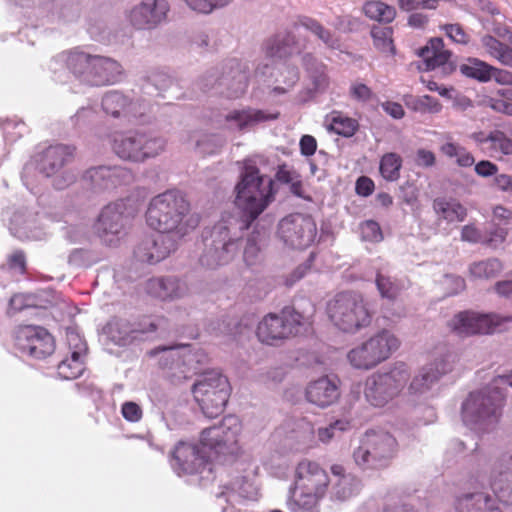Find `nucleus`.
<instances>
[{
	"mask_svg": "<svg viewBox=\"0 0 512 512\" xmlns=\"http://www.w3.org/2000/svg\"><path fill=\"white\" fill-rule=\"evenodd\" d=\"M147 224L179 243L193 231L199 219L190 213V205L177 191L169 190L153 197L146 211Z\"/></svg>",
	"mask_w": 512,
	"mask_h": 512,
	"instance_id": "1",
	"label": "nucleus"
},
{
	"mask_svg": "<svg viewBox=\"0 0 512 512\" xmlns=\"http://www.w3.org/2000/svg\"><path fill=\"white\" fill-rule=\"evenodd\" d=\"M64 67L80 82L95 87L114 85L124 77V68L118 60L82 51L63 52L50 62L54 73Z\"/></svg>",
	"mask_w": 512,
	"mask_h": 512,
	"instance_id": "2",
	"label": "nucleus"
},
{
	"mask_svg": "<svg viewBox=\"0 0 512 512\" xmlns=\"http://www.w3.org/2000/svg\"><path fill=\"white\" fill-rule=\"evenodd\" d=\"M263 157L246 159L235 186V205L241 211L244 227L248 228L274 199L273 181L260 171Z\"/></svg>",
	"mask_w": 512,
	"mask_h": 512,
	"instance_id": "3",
	"label": "nucleus"
},
{
	"mask_svg": "<svg viewBox=\"0 0 512 512\" xmlns=\"http://www.w3.org/2000/svg\"><path fill=\"white\" fill-rule=\"evenodd\" d=\"M330 480L327 472L316 462L303 460L295 471L287 506L291 512H317L320 499L326 494Z\"/></svg>",
	"mask_w": 512,
	"mask_h": 512,
	"instance_id": "4",
	"label": "nucleus"
},
{
	"mask_svg": "<svg viewBox=\"0 0 512 512\" xmlns=\"http://www.w3.org/2000/svg\"><path fill=\"white\" fill-rule=\"evenodd\" d=\"M150 355L158 356L159 366L174 384L191 378L209 361L203 349L186 344L160 346L150 351Z\"/></svg>",
	"mask_w": 512,
	"mask_h": 512,
	"instance_id": "5",
	"label": "nucleus"
},
{
	"mask_svg": "<svg viewBox=\"0 0 512 512\" xmlns=\"http://www.w3.org/2000/svg\"><path fill=\"white\" fill-rule=\"evenodd\" d=\"M505 395L491 385L469 394L462 404L464 424L477 432H488L498 423Z\"/></svg>",
	"mask_w": 512,
	"mask_h": 512,
	"instance_id": "6",
	"label": "nucleus"
},
{
	"mask_svg": "<svg viewBox=\"0 0 512 512\" xmlns=\"http://www.w3.org/2000/svg\"><path fill=\"white\" fill-rule=\"evenodd\" d=\"M326 311L333 325L346 333H356L372 321L368 304L357 292L338 293L328 301Z\"/></svg>",
	"mask_w": 512,
	"mask_h": 512,
	"instance_id": "7",
	"label": "nucleus"
},
{
	"mask_svg": "<svg viewBox=\"0 0 512 512\" xmlns=\"http://www.w3.org/2000/svg\"><path fill=\"white\" fill-rule=\"evenodd\" d=\"M167 141L152 132H116L111 137L113 152L122 160L143 163L165 151Z\"/></svg>",
	"mask_w": 512,
	"mask_h": 512,
	"instance_id": "8",
	"label": "nucleus"
},
{
	"mask_svg": "<svg viewBox=\"0 0 512 512\" xmlns=\"http://www.w3.org/2000/svg\"><path fill=\"white\" fill-rule=\"evenodd\" d=\"M396 439L382 430H369L353 451L355 464L363 471L387 468L396 454Z\"/></svg>",
	"mask_w": 512,
	"mask_h": 512,
	"instance_id": "9",
	"label": "nucleus"
},
{
	"mask_svg": "<svg viewBox=\"0 0 512 512\" xmlns=\"http://www.w3.org/2000/svg\"><path fill=\"white\" fill-rule=\"evenodd\" d=\"M238 227L227 221L217 223L205 240V248L199 258L202 266L215 269L231 262L239 252Z\"/></svg>",
	"mask_w": 512,
	"mask_h": 512,
	"instance_id": "10",
	"label": "nucleus"
},
{
	"mask_svg": "<svg viewBox=\"0 0 512 512\" xmlns=\"http://www.w3.org/2000/svg\"><path fill=\"white\" fill-rule=\"evenodd\" d=\"M409 379L408 366L396 363L388 371L373 373L366 379L365 398L374 407H384L401 393Z\"/></svg>",
	"mask_w": 512,
	"mask_h": 512,
	"instance_id": "11",
	"label": "nucleus"
},
{
	"mask_svg": "<svg viewBox=\"0 0 512 512\" xmlns=\"http://www.w3.org/2000/svg\"><path fill=\"white\" fill-rule=\"evenodd\" d=\"M192 393L203 414L213 418L222 413L230 395L227 378L217 371L200 375L192 386Z\"/></svg>",
	"mask_w": 512,
	"mask_h": 512,
	"instance_id": "12",
	"label": "nucleus"
},
{
	"mask_svg": "<svg viewBox=\"0 0 512 512\" xmlns=\"http://www.w3.org/2000/svg\"><path fill=\"white\" fill-rule=\"evenodd\" d=\"M241 422L236 416H226L217 425L206 428L201 433V445L206 448L212 460H226L239 453L238 437Z\"/></svg>",
	"mask_w": 512,
	"mask_h": 512,
	"instance_id": "13",
	"label": "nucleus"
},
{
	"mask_svg": "<svg viewBox=\"0 0 512 512\" xmlns=\"http://www.w3.org/2000/svg\"><path fill=\"white\" fill-rule=\"evenodd\" d=\"M456 354L446 346L437 348L429 363L424 365L413 377L408 387L411 395L422 396L438 383L442 376L452 371Z\"/></svg>",
	"mask_w": 512,
	"mask_h": 512,
	"instance_id": "14",
	"label": "nucleus"
},
{
	"mask_svg": "<svg viewBox=\"0 0 512 512\" xmlns=\"http://www.w3.org/2000/svg\"><path fill=\"white\" fill-rule=\"evenodd\" d=\"M303 325L304 316L292 307H285L280 314L270 313L259 322L257 336L261 342L273 345L296 335Z\"/></svg>",
	"mask_w": 512,
	"mask_h": 512,
	"instance_id": "15",
	"label": "nucleus"
},
{
	"mask_svg": "<svg viewBox=\"0 0 512 512\" xmlns=\"http://www.w3.org/2000/svg\"><path fill=\"white\" fill-rule=\"evenodd\" d=\"M277 236L287 248L305 249L314 243L317 226L311 216L294 213L280 220Z\"/></svg>",
	"mask_w": 512,
	"mask_h": 512,
	"instance_id": "16",
	"label": "nucleus"
},
{
	"mask_svg": "<svg viewBox=\"0 0 512 512\" xmlns=\"http://www.w3.org/2000/svg\"><path fill=\"white\" fill-rule=\"evenodd\" d=\"M74 148L67 145L57 144L49 146L41 155L38 168L47 177L55 176L53 185L56 189L62 190L77 179V174L72 170L62 168L71 161Z\"/></svg>",
	"mask_w": 512,
	"mask_h": 512,
	"instance_id": "17",
	"label": "nucleus"
},
{
	"mask_svg": "<svg viewBox=\"0 0 512 512\" xmlns=\"http://www.w3.org/2000/svg\"><path fill=\"white\" fill-rule=\"evenodd\" d=\"M101 107L106 115L130 123L149 113L152 104L150 100L132 99L118 90H111L103 95Z\"/></svg>",
	"mask_w": 512,
	"mask_h": 512,
	"instance_id": "18",
	"label": "nucleus"
},
{
	"mask_svg": "<svg viewBox=\"0 0 512 512\" xmlns=\"http://www.w3.org/2000/svg\"><path fill=\"white\" fill-rule=\"evenodd\" d=\"M512 323V316L495 313L481 314L473 311L460 312L449 325L459 335L491 334L500 331L505 324Z\"/></svg>",
	"mask_w": 512,
	"mask_h": 512,
	"instance_id": "19",
	"label": "nucleus"
},
{
	"mask_svg": "<svg viewBox=\"0 0 512 512\" xmlns=\"http://www.w3.org/2000/svg\"><path fill=\"white\" fill-rule=\"evenodd\" d=\"M163 322V319L145 318L131 323L126 319L113 318L108 322L106 332L115 344L125 346L156 332Z\"/></svg>",
	"mask_w": 512,
	"mask_h": 512,
	"instance_id": "20",
	"label": "nucleus"
},
{
	"mask_svg": "<svg viewBox=\"0 0 512 512\" xmlns=\"http://www.w3.org/2000/svg\"><path fill=\"white\" fill-rule=\"evenodd\" d=\"M132 172L120 165H100L87 169L82 181L95 193L108 192L132 181Z\"/></svg>",
	"mask_w": 512,
	"mask_h": 512,
	"instance_id": "21",
	"label": "nucleus"
},
{
	"mask_svg": "<svg viewBox=\"0 0 512 512\" xmlns=\"http://www.w3.org/2000/svg\"><path fill=\"white\" fill-rule=\"evenodd\" d=\"M15 346L22 354L35 359H43L55 349L52 335L42 327L31 325L16 330Z\"/></svg>",
	"mask_w": 512,
	"mask_h": 512,
	"instance_id": "22",
	"label": "nucleus"
},
{
	"mask_svg": "<svg viewBox=\"0 0 512 512\" xmlns=\"http://www.w3.org/2000/svg\"><path fill=\"white\" fill-rule=\"evenodd\" d=\"M210 460L211 455L201 444L181 441L172 452L171 465L178 475L194 474L201 472Z\"/></svg>",
	"mask_w": 512,
	"mask_h": 512,
	"instance_id": "23",
	"label": "nucleus"
},
{
	"mask_svg": "<svg viewBox=\"0 0 512 512\" xmlns=\"http://www.w3.org/2000/svg\"><path fill=\"white\" fill-rule=\"evenodd\" d=\"M170 5L167 0H142L128 13L130 24L141 30H151L167 19Z\"/></svg>",
	"mask_w": 512,
	"mask_h": 512,
	"instance_id": "24",
	"label": "nucleus"
},
{
	"mask_svg": "<svg viewBox=\"0 0 512 512\" xmlns=\"http://www.w3.org/2000/svg\"><path fill=\"white\" fill-rule=\"evenodd\" d=\"M125 210L126 205L123 201L110 203L101 210L96 230L105 243L113 245L122 233L127 223Z\"/></svg>",
	"mask_w": 512,
	"mask_h": 512,
	"instance_id": "25",
	"label": "nucleus"
},
{
	"mask_svg": "<svg viewBox=\"0 0 512 512\" xmlns=\"http://www.w3.org/2000/svg\"><path fill=\"white\" fill-rule=\"evenodd\" d=\"M489 480L497 498L505 504H512V451L503 452L496 457Z\"/></svg>",
	"mask_w": 512,
	"mask_h": 512,
	"instance_id": "26",
	"label": "nucleus"
},
{
	"mask_svg": "<svg viewBox=\"0 0 512 512\" xmlns=\"http://www.w3.org/2000/svg\"><path fill=\"white\" fill-rule=\"evenodd\" d=\"M66 340L70 356L57 365V373L61 379L72 380L79 377L85 370L84 357L87 350L85 341L74 330H67Z\"/></svg>",
	"mask_w": 512,
	"mask_h": 512,
	"instance_id": "27",
	"label": "nucleus"
},
{
	"mask_svg": "<svg viewBox=\"0 0 512 512\" xmlns=\"http://www.w3.org/2000/svg\"><path fill=\"white\" fill-rule=\"evenodd\" d=\"M178 245L179 242L169 234L159 233L155 237L142 240L136 247L134 255L141 262L155 264L167 258Z\"/></svg>",
	"mask_w": 512,
	"mask_h": 512,
	"instance_id": "28",
	"label": "nucleus"
},
{
	"mask_svg": "<svg viewBox=\"0 0 512 512\" xmlns=\"http://www.w3.org/2000/svg\"><path fill=\"white\" fill-rule=\"evenodd\" d=\"M277 117V113H267L263 110L251 107L234 109L224 115L223 128L229 132L245 133L256 125L274 120Z\"/></svg>",
	"mask_w": 512,
	"mask_h": 512,
	"instance_id": "29",
	"label": "nucleus"
},
{
	"mask_svg": "<svg viewBox=\"0 0 512 512\" xmlns=\"http://www.w3.org/2000/svg\"><path fill=\"white\" fill-rule=\"evenodd\" d=\"M246 67L237 59H231L222 66L221 80L218 83L219 95L239 98L247 88Z\"/></svg>",
	"mask_w": 512,
	"mask_h": 512,
	"instance_id": "30",
	"label": "nucleus"
},
{
	"mask_svg": "<svg viewBox=\"0 0 512 512\" xmlns=\"http://www.w3.org/2000/svg\"><path fill=\"white\" fill-rule=\"evenodd\" d=\"M340 389L338 381L329 376H322L310 381L305 388V399L310 404L325 409L338 401Z\"/></svg>",
	"mask_w": 512,
	"mask_h": 512,
	"instance_id": "31",
	"label": "nucleus"
},
{
	"mask_svg": "<svg viewBox=\"0 0 512 512\" xmlns=\"http://www.w3.org/2000/svg\"><path fill=\"white\" fill-rule=\"evenodd\" d=\"M475 143L491 157L512 154V139L503 131L494 129L490 132L479 131L471 135Z\"/></svg>",
	"mask_w": 512,
	"mask_h": 512,
	"instance_id": "32",
	"label": "nucleus"
},
{
	"mask_svg": "<svg viewBox=\"0 0 512 512\" xmlns=\"http://www.w3.org/2000/svg\"><path fill=\"white\" fill-rule=\"evenodd\" d=\"M145 289L148 294L161 300L179 299L187 292L185 284L174 277L151 278L146 282Z\"/></svg>",
	"mask_w": 512,
	"mask_h": 512,
	"instance_id": "33",
	"label": "nucleus"
},
{
	"mask_svg": "<svg viewBox=\"0 0 512 512\" xmlns=\"http://www.w3.org/2000/svg\"><path fill=\"white\" fill-rule=\"evenodd\" d=\"M418 55L423 59L425 70H434L443 67L446 70H452L453 65L450 62L451 52L444 48L441 38H433L429 43L419 50Z\"/></svg>",
	"mask_w": 512,
	"mask_h": 512,
	"instance_id": "34",
	"label": "nucleus"
},
{
	"mask_svg": "<svg viewBox=\"0 0 512 512\" xmlns=\"http://www.w3.org/2000/svg\"><path fill=\"white\" fill-rule=\"evenodd\" d=\"M331 472L335 478L332 484V497L338 500H346L358 493L359 480L352 474H345L343 466L333 465Z\"/></svg>",
	"mask_w": 512,
	"mask_h": 512,
	"instance_id": "35",
	"label": "nucleus"
},
{
	"mask_svg": "<svg viewBox=\"0 0 512 512\" xmlns=\"http://www.w3.org/2000/svg\"><path fill=\"white\" fill-rule=\"evenodd\" d=\"M458 512H499L496 500L487 493H468L456 502Z\"/></svg>",
	"mask_w": 512,
	"mask_h": 512,
	"instance_id": "36",
	"label": "nucleus"
},
{
	"mask_svg": "<svg viewBox=\"0 0 512 512\" xmlns=\"http://www.w3.org/2000/svg\"><path fill=\"white\" fill-rule=\"evenodd\" d=\"M270 75L274 79L272 91L277 95L288 93L300 78L297 67L288 62L277 63Z\"/></svg>",
	"mask_w": 512,
	"mask_h": 512,
	"instance_id": "37",
	"label": "nucleus"
},
{
	"mask_svg": "<svg viewBox=\"0 0 512 512\" xmlns=\"http://www.w3.org/2000/svg\"><path fill=\"white\" fill-rule=\"evenodd\" d=\"M432 207L439 221L463 222L467 216V209L454 198L437 197Z\"/></svg>",
	"mask_w": 512,
	"mask_h": 512,
	"instance_id": "38",
	"label": "nucleus"
},
{
	"mask_svg": "<svg viewBox=\"0 0 512 512\" xmlns=\"http://www.w3.org/2000/svg\"><path fill=\"white\" fill-rule=\"evenodd\" d=\"M377 365L385 361L400 345L397 337L388 330H382L367 339Z\"/></svg>",
	"mask_w": 512,
	"mask_h": 512,
	"instance_id": "39",
	"label": "nucleus"
},
{
	"mask_svg": "<svg viewBox=\"0 0 512 512\" xmlns=\"http://www.w3.org/2000/svg\"><path fill=\"white\" fill-rule=\"evenodd\" d=\"M297 50L295 35L284 31L270 38L265 45L266 56L271 59L282 60Z\"/></svg>",
	"mask_w": 512,
	"mask_h": 512,
	"instance_id": "40",
	"label": "nucleus"
},
{
	"mask_svg": "<svg viewBox=\"0 0 512 512\" xmlns=\"http://www.w3.org/2000/svg\"><path fill=\"white\" fill-rule=\"evenodd\" d=\"M218 497H225L227 501H236L238 498L256 500L258 488L250 477L244 476L241 479L234 480L229 486H225V490Z\"/></svg>",
	"mask_w": 512,
	"mask_h": 512,
	"instance_id": "41",
	"label": "nucleus"
},
{
	"mask_svg": "<svg viewBox=\"0 0 512 512\" xmlns=\"http://www.w3.org/2000/svg\"><path fill=\"white\" fill-rule=\"evenodd\" d=\"M191 140L195 143L196 151L203 155L215 154L225 144V138L218 133L195 131L191 135Z\"/></svg>",
	"mask_w": 512,
	"mask_h": 512,
	"instance_id": "42",
	"label": "nucleus"
},
{
	"mask_svg": "<svg viewBox=\"0 0 512 512\" xmlns=\"http://www.w3.org/2000/svg\"><path fill=\"white\" fill-rule=\"evenodd\" d=\"M298 25L311 32L328 48L339 47L338 38L318 20L309 16H301L298 19Z\"/></svg>",
	"mask_w": 512,
	"mask_h": 512,
	"instance_id": "43",
	"label": "nucleus"
},
{
	"mask_svg": "<svg viewBox=\"0 0 512 512\" xmlns=\"http://www.w3.org/2000/svg\"><path fill=\"white\" fill-rule=\"evenodd\" d=\"M347 359L355 369L369 370L377 366L367 340L351 349L347 354Z\"/></svg>",
	"mask_w": 512,
	"mask_h": 512,
	"instance_id": "44",
	"label": "nucleus"
},
{
	"mask_svg": "<svg viewBox=\"0 0 512 512\" xmlns=\"http://www.w3.org/2000/svg\"><path fill=\"white\" fill-rule=\"evenodd\" d=\"M44 216H29L23 224L16 228L15 235L22 240H42L46 233L44 230Z\"/></svg>",
	"mask_w": 512,
	"mask_h": 512,
	"instance_id": "45",
	"label": "nucleus"
},
{
	"mask_svg": "<svg viewBox=\"0 0 512 512\" xmlns=\"http://www.w3.org/2000/svg\"><path fill=\"white\" fill-rule=\"evenodd\" d=\"M351 429V421L347 418L336 419L326 426L319 427L315 434L318 441L323 444H329L334 440L341 438L344 432Z\"/></svg>",
	"mask_w": 512,
	"mask_h": 512,
	"instance_id": "46",
	"label": "nucleus"
},
{
	"mask_svg": "<svg viewBox=\"0 0 512 512\" xmlns=\"http://www.w3.org/2000/svg\"><path fill=\"white\" fill-rule=\"evenodd\" d=\"M364 14L374 21L390 23L394 20L396 11L394 7L380 0L367 1L362 8Z\"/></svg>",
	"mask_w": 512,
	"mask_h": 512,
	"instance_id": "47",
	"label": "nucleus"
},
{
	"mask_svg": "<svg viewBox=\"0 0 512 512\" xmlns=\"http://www.w3.org/2000/svg\"><path fill=\"white\" fill-rule=\"evenodd\" d=\"M303 63L312 80L314 91H323L328 86V78L325 73V66L319 63L312 55L303 57Z\"/></svg>",
	"mask_w": 512,
	"mask_h": 512,
	"instance_id": "48",
	"label": "nucleus"
},
{
	"mask_svg": "<svg viewBox=\"0 0 512 512\" xmlns=\"http://www.w3.org/2000/svg\"><path fill=\"white\" fill-rule=\"evenodd\" d=\"M502 264L496 258L473 262L469 266V274L474 279H490L502 271Z\"/></svg>",
	"mask_w": 512,
	"mask_h": 512,
	"instance_id": "49",
	"label": "nucleus"
},
{
	"mask_svg": "<svg viewBox=\"0 0 512 512\" xmlns=\"http://www.w3.org/2000/svg\"><path fill=\"white\" fill-rule=\"evenodd\" d=\"M402 158L396 153H386L380 160V173L382 177L390 182L397 181L400 177Z\"/></svg>",
	"mask_w": 512,
	"mask_h": 512,
	"instance_id": "50",
	"label": "nucleus"
},
{
	"mask_svg": "<svg viewBox=\"0 0 512 512\" xmlns=\"http://www.w3.org/2000/svg\"><path fill=\"white\" fill-rule=\"evenodd\" d=\"M263 238L259 232H253L246 240L243 260L247 266H255L262 261L261 244Z\"/></svg>",
	"mask_w": 512,
	"mask_h": 512,
	"instance_id": "51",
	"label": "nucleus"
},
{
	"mask_svg": "<svg viewBox=\"0 0 512 512\" xmlns=\"http://www.w3.org/2000/svg\"><path fill=\"white\" fill-rule=\"evenodd\" d=\"M490 66L484 61L477 58L468 59L467 63L461 64L460 72L470 78L477 79L481 82L490 81Z\"/></svg>",
	"mask_w": 512,
	"mask_h": 512,
	"instance_id": "52",
	"label": "nucleus"
},
{
	"mask_svg": "<svg viewBox=\"0 0 512 512\" xmlns=\"http://www.w3.org/2000/svg\"><path fill=\"white\" fill-rule=\"evenodd\" d=\"M392 28L374 26L371 30V36L374 46L382 53L394 55L395 47L392 40Z\"/></svg>",
	"mask_w": 512,
	"mask_h": 512,
	"instance_id": "53",
	"label": "nucleus"
},
{
	"mask_svg": "<svg viewBox=\"0 0 512 512\" xmlns=\"http://www.w3.org/2000/svg\"><path fill=\"white\" fill-rule=\"evenodd\" d=\"M357 122L340 112H332L330 116L329 129L338 135L351 137L357 130Z\"/></svg>",
	"mask_w": 512,
	"mask_h": 512,
	"instance_id": "54",
	"label": "nucleus"
},
{
	"mask_svg": "<svg viewBox=\"0 0 512 512\" xmlns=\"http://www.w3.org/2000/svg\"><path fill=\"white\" fill-rule=\"evenodd\" d=\"M186 6L195 13L208 15L217 9H222L233 0H183Z\"/></svg>",
	"mask_w": 512,
	"mask_h": 512,
	"instance_id": "55",
	"label": "nucleus"
},
{
	"mask_svg": "<svg viewBox=\"0 0 512 512\" xmlns=\"http://www.w3.org/2000/svg\"><path fill=\"white\" fill-rule=\"evenodd\" d=\"M375 283L382 298L394 300L400 292L399 284L382 272L377 273Z\"/></svg>",
	"mask_w": 512,
	"mask_h": 512,
	"instance_id": "56",
	"label": "nucleus"
},
{
	"mask_svg": "<svg viewBox=\"0 0 512 512\" xmlns=\"http://www.w3.org/2000/svg\"><path fill=\"white\" fill-rule=\"evenodd\" d=\"M222 68L207 71L198 81V85L204 92L219 94L218 83L221 80Z\"/></svg>",
	"mask_w": 512,
	"mask_h": 512,
	"instance_id": "57",
	"label": "nucleus"
},
{
	"mask_svg": "<svg viewBox=\"0 0 512 512\" xmlns=\"http://www.w3.org/2000/svg\"><path fill=\"white\" fill-rule=\"evenodd\" d=\"M361 236L363 240L370 242H380L383 234L379 224L373 220H367L360 226Z\"/></svg>",
	"mask_w": 512,
	"mask_h": 512,
	"instance_id": "58",
	"label": "nucleus"
},
{
	"mask_svg": "<svg viewBox=\"0 0 512 512\" xmlns=\"http://www.w3.org/2000/svg\"><path fill=\"white\" fill-rule=\"evenodd\" d=\"M96 116V111L92 107H82L71 119L75 126L84 127L94 122Z\"/></svg>",
	"mask_w": 512,
	"mask_h": 512,
	"instance_id": "59",
	"label": "nucleus"
},
{
	"mask_svg": "<svg viewBox=\"0 0 512 512\" xmlns=\"http://www.w3.org/2000/svg\"><path fill=\"white\" fill-rule=\"evenodd\" d=\"M121 414L129 422H138L141 420L143 412L137 403L127 401L122 405Z\"/></svg>",
	"mask_w": 512,
	"mask_h": 512,
	"instance_id": "60",
	"label": "nucleus"
},
{
	"mask_svg": "<svg viewBox=\"0 0 512 512\" xmlns=\"http://www.w3.org/2000/svg\"><path fill=\"white\" fill-rule=\"evenodd\" d=\"M312 255H310V258L300 264L299 266H297L285 279V284L287 286H293L296 282H298L299 280H301L307 273L308 271L310 270L311 268V260H312Z\"/></svg>",
	"mask_w": 512,
	"mask_h": 512,
	"instance_id": "61",
	"label": "nucleus"
},
{
	"mask_svg": "<svg viewBox=\"0 0 512 512\" xmlns=\"http://www.w3.org/2000/svg\"><path fill=\"white\" fill-rule=\"evenodd\" d=\"M436 0H399L401 9L411 11L418 8L435 9Z\"/></svg>",
	"mask_w": 512,
	"mask_h": 512,
	"instance_id": "62",
	"label": "nucleus"
},
{
	"mask_svg": "<svg viewBox=\"0 0 512 512\" xmlns=\"http://www.w3.org/2000/svg\"><path fill=\"white\" fill-rule=\"evenodd\" d=\"M445 30L448 37L451 38L453 41L460 44H466L468 42V35L464 32L460 25H446Z\"/></svg>",
	"mask_w": 512,
	"mask_h": 512,
	"instance_id": "63",
	"label": "nucleus"
},
{
	"mask_svg": "<svg viewBox=\"0 0 512 512\" xmlns=\"http://www.w3.org/2000/svg\"><path fill=\"white\" fill-rule=\"evenodd\" d=\"M490 80L494 79L497 83L501 85H510L512 87V73L499 69L493 66H490Z\"/></svg>",
	"mask_w": 512,
	"mask_h": 512,
	"instance_id": "64",
	"label": "nucleus"
}]
</instances>
